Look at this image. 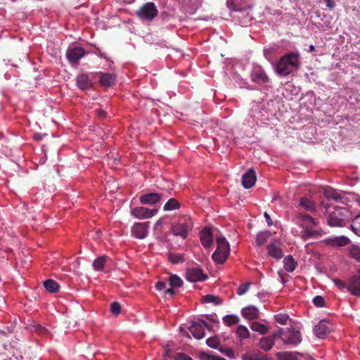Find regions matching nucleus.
<instances>
[{"mask_svg":"<svg viewBox=\"0 0 360 360\" xmlns=\"http://www.w3.org/2000/svg\"><path fill=\"white\" fill-rule=\"evenodd\" d=\"M167 286V282L164 281H159L155 284V288L158 290H164Z\"/></svg>","mask_w":360,"mask_h":360,"instance_id":"nucleus-52","label":"nucleus"},{"mask_svg":"<svg viewBox=\"0 0 360 360\" xmlns=\"http://www.w3.org/2000/svg\"><path fill=\"white\" fill-rule=\"evenodd\" d=\"M273 53H274V49H265L264 50V56L266 60H268L269 62H271L273 60Z\"/></svg>","mask_w":360,"mask_h":360,"instance_id":"nucleus-49","label":"nucleus"},{"mask_svg":"<svg viewBox=\"0 0 360 360\" xmlns=\"http://www.w3.org/2000/svg\"><path fill=\"white\" fill-rule=\"evenodd\" d=\"M217 248L212 254L213 259L219 264L224 263L229 255V244L224 237L217 238Z\"/></svg>","mask_w":360,"mask_h":360,"instance_id":"nucleus-5","label":"nucleus"},{"mask_svg":"<svg viewBox=\"0 0 360 360\" xmlns=\"http://www.w3.org/2000/svg\"><path fill=\"white\" fill-rule=\"evenodd\" d=\"M219 351L229 358H233L234 356V352L230 348L220 347Z\"/></svg>","mask_w":360,"mask_h":360,"instance_id":"nucleus-48","label":"nucleus"},{"mask_svg":"<svg viewBox=\"0 0 360 360\" xmlns=\"http://www.w3.org/2000/svg\"><path fill=\"white\" fill-rule=\"evenodd\" d=\"M301 65L300 55L292 51L283 55L275 64V71L281 77L288 76L297 71Z\"/></svg>","mask_w":360,"mask_h":360,"instance_id":"nucleus-1","label":"nucleus"},{"mask_svg":"<svg viewBox=\"0 0 360 360\" xmlns=\"http://www.w3.org/2000/svg\"><path fill=\"white\" fill-rule=\"evenodd\" d=\"M242 316L248 320L259 318V312L258 309L255 306H248L241 310Z\"/></svg>","mask_w":360,"mask_h":360,"instance_id":"nucleus-21","label":"nucleus"},{"mask_svg":"<svg viewBox=\"0 0 360 360\" xmlns=\"http://www.w3.org/2000/svg\"><path fill=\"white\" fill-rule=\"evenodd\" d=\"M88 53L80 46H71L66 51V58L70 63L75 66L78 65L79 60L88 54Z\"/></svg>","mask_w":360,"mask_h":360,"instance_id":"nucleus-7","label":"nucleus"},{"mask_svg":"<svg viewBox=\"0 0 360 360\" xmlns=\"http://www.w3.org/2000/svg\"><path fill=\"white\" fill-rule=\"evenodd\" d=\"M186 278L188 281L195 283L206 280L207 276L204 274L202 269L190 268L186 270Z\"/></svg>","mask_w":360,"mask_h":360,"instance_id":"nucleus-13","label":"nucleus"},{"mask_svg":"<svg viewBox=\"0 0 360 360\" xmlns=\"http://www.w3.org/2000/svg\"><path fill=\"white\" fill-rule=\"evenodd\" d=\"M271 237V233L269 231H261L257 234L255 238V245H263Z\"/></svg>","mask_w":360,"mask_h":360,"instance_id":"nucleus-27","label":"nucleus"},{"mask_svg":"<svg viewBox=\"0 0 360 360\" xmlns=\"http://www.w3.org/2000/svg\"><path fill=\"white\" fill-rule=\"evenodd\" d=\"M319 234V231L312 230V228H304L300 233L301 238L306 240L309 238H311Z\"/></svg>","mask_w":360,"mask_h":360,"instance_id":"nucleus-37","label":"nucleus"},{"mask_svg":"<svg viewBox=\"0 0 360 360\" xmlns=\"http://www.w3.org/2000/svg\"><path fill=\"white\" fill-rule=\"evenodd\" d=\"M293 221L302 229L313 228L319 224L318 221L309 214L302 213L297 214L293 218Z\"/></svg>","mask_w":360,"mask_h":360,"instance_id":"nucleus-8","label":"nucleus"},{"mask_svg":"<svg viewBox=\"0 0 360 360\" xmlns=\"http://www.w3.org/2000/svg\"><path fill=\"white\" fill-rule=\"evenodd\" d=\"M207 345L213 349H217L220 344V341L217 337H211L207 339Z\"/></svg>","mask_w":360,"mask_h":360,"instance_id":"nucleus-44","label":"nucleus"},{"mask_svg":"<svg viewBox=\"0 0 360 360\" xmlns=\"http://www.w3.org/2000/svg\"><path fill=\"white\" fill-rule=\"evenodd\" d=\"M94 53L101 58H105L106 60H109L107 56L105 53H102L98 48H96V51H94Z\"/></svg>","mask_w":360,"mask_h":360,"instance_id":"nucleus-54","label":"nucleus"},{"mask_svg":"<svg viewBox=\"0 0 360 360\" xmlns=\"http://www.w3.org/2000/svg\"><path fill=\"white\" fill-rule=\"evenodd\" d=\"M193 227L192 219L188 215H184L174 223L172 226V233L176 236H180L186 239L188 232Z\"/></svg>","mask_w":360,"mask_h":360,"instance_id":"nucleus-3","label":"nucleus"},{"mask_svg":"<svg viewBox=\"0 0 360 360\" xmlns=\"http://www.w3.org/2000/svg\"><path fill=\"white\" fill-rule=\"evenodd\" d=\"M350 227L356 235L360 236V214L352 219Z\"/></svg>","mask_w":360,"mask_h":360,"instance_id":"nucleus-39","label":"nucleus"},{"mask_svg":"<svg viewBox=\"0 0 360 360\" xmlns=\"http://www.w3.org/2000/svg\"><path fill=\"white\" fill-rule=\"evenodd\" d=\"M95 112H96V115L99 117H105L106 115V112L103 110H101V109H98V110H95Z\"/></svg>","mask_w":360,"mask_h":360,"instance_id":"nucleus-57","label":"nucleus"},{"mask_svg":"<svg viewBox=\"0 0 360 360\" xmlns=\"http://www.w3.org/2000/svg\"><path fill=\"white\" fill-rule=\"evenodd\" d=\"M149 222H136L131 227V234L139 239L145 238L148 233Z\"/></svg>","mask_w":360,"mask_h":360,"instance_id":"nucleus-14","label":"nucleus"},{"mask_svg":"<svg viewBox=\"0 0 360 360\" xmlns=\"http://www.w3.org/2000/svg\"><path fill=\"white\" fill-rule=\"evenodd\" d=\"M252 82L263 84L269 82V78L266 74L264 70L260 65L254 66L250 74Z\"/></svg>","mask_w":360,"mask_h":360,"instance_id":"nucleus-11","label":"nucleus"},{"mask_svg":"<svg viewBox=\"0 0 360 360\" xmlns=\"http://www.w3.org/2000/svg\"><path fill=\"white\" fill-rule=\"evenodd\" d=\"M162 225V221L160 220H158L155 224V227H157L158 226H161Z\"/></svg>","mask_w":360,"mask_h":360,"instance_id":"nucleus-60","label":"nucleus"},{"mask_svg":"<svg viewBox=\"0 0 360 360\" xmlns=\"http://www.w3.org/2000/svg\"><path fill=\"white\" fill-rule=\"evenodd\" d=\"M98 76V82L102 86L109 87L115 84L116 76L113 73L97 72Z\"/></svg>","mask_w":360,"mask_h":360,"instance_id":"nucleus-15","label":"nucleus"},{"mask_svg":"<svg viewBox=\"0 0 360 360\" xmlns=\"http://www.w3.org/2000/svg\"><path fill=\"white\" fill-rule=\"evenodd\" d=\"M165 199L163 193H148L141 195L139 201L142 205H155Z\"/></svg>","mask_w":360,"mask_h":360,"instance_id":"nucleus-12","label":"nucleus"},{"mask_svg":"<svg viewBox=\"0 0 360 360\" xmlns=\"http://www.w3.org/2000/svg\"><path fill=\"white\" fill-rule=\"evenodd\" d=\"M198 323H200L202 325V328H207L209 330H211V326L210 323H208L207 322H206L204 320H200Z\"/></svg>","mask_w":360,"mask_h":360,"instance_id":"nucleus-56","label":"nucleus"},{"mask_svg":"<svg viewBox=\"0 0 360 360\" xmlns=\"http://www.w3.org/2000/svg\"><path fill=\"white\" fill-rule=\"evenodd\" d=\"M326 4V6L329 8V9H333L335 7V2L334 1V0H323Z\"/></svg>","mask_w":360,"mask_h":360,"instance_id":"nucleus-53","label":"nucleus"},{"mask_svg":"<svg viewBox=\"0 0 360 360\" xmlns=\"http://www.w3.org/2000/svg\"><path fill=\"white\" fill-rule=\"evenodd\" d=\"M200 239L202 245L208 248L212 245L213 236L210 228L205 227L200 232Z\"/></svg>","mask_w":360,"mask_h":360,"instance_id":"nucleus-19","label":"nucleus"},{"mask_svg":"<svg viewBox=\"0 0 360 360\" xmlns=\"http://www.w3.org/2000/svg\"><path fill=\"white\" fill-rule=\"evenodd\" d=\"M250 283H242L238 288L237 293L239 295H243L250 288Z\"/></svg>","mask_w":360,"mask_h":360,"instance_id":"nucleus-47","label":"nucleus"},{"mask_svg":"<svg viewBox=\"0 0 360 360\" xmlns=\"http://www.w3.org/2000/svg\"><path fill=\"white\" fill-rule=\"evenodd\" d=\"M282 247L283 244L280 240L276 238L272 239L266 246L269 255L276 259H281L284 255Z\"/></svg>","mask_w":360,"mask_h":360,"instance_id":"nucleus-10","label":"nucleus"},{"mask_svg":"<svg viewBox=\"0 0 360 360\" xmlns=\"http://www.w3.org/2000/svg\"><path fill=\"white\" fill-rule=\"evenodd\" d=\"M109 258L105 255H103V256L98 257V258L95 259L93 262V267H94V270H96V271L103 270L104 266L106 264L107 260Z\"/></svg>","mask_w":360,"mask_h":360,"instance_id":"nucleus-32","label":"nucleus"},{"mask_svg":"<svg viewBox=\"0 0 360 360\" xmlns=\"http://www.w3.org/2000/svg\"><path fill=\"white\" fill-rule=\"evenodd\" d=\"M274 345V339L272 337H263L260 339L259 347L264 351H269Z\"/></svg>","mask_w":360,"mask_h":360,"instance_id":"nucleus-24","label":"nucleus"},{"mask_svg":"<svg viewBox=\"0 0 360 360\" xmlns=\"http://www.w3.org/2000/svg\"><path fill=\"white\" fill-rule=\"evenodd\" d=\"M274 335L281 338L284 344L297 345L302 341L300 332L295 330L292 327L287 330L280 328Z\"/></svg>","mask_w":360,"mask_h":360,"instance_id":"nucleus-4","label":"nucleus"},{"mask_svg":"<svg viewBox=\"0 0 360 360\" xmlns=\"http://www.w3.org/2000/svg\"><path fill=\"white\" fill-rule=\"evenodd\" d=\"M77 85L81 90H87L91 88L92 82L87 73H82L77 76Z\"/></svg>","mask_w":360,"mask_h":360,"instance_id":"nucleus-18","label":"nucleus"},{"mask_svg":"<svg viewBox=\"0 0 360 360\" xmlns=\"http://www.w3.org/2000/svg\"><path fill=\"white\" fill-rule=\"evenodd\" d=\"M264 218L266 219V221L268 226H271L273 224V221H272V220L271 219L270 215L267 212H264Z\"/></svg>","mask_w":360,"mask_h":360,"instance_id":"nucleus-55","label":"nucleus"},{"mask_svg":"<svg viewBox=\"0 0 360 360\" xmlns=\"http://www.w3.org/2000/svg\"><path fill=\"white\" fill-rule=\"evenodd\" d=\"M284 269L288 272H292L297 266V262L291 255H288L283 259Z\"/></svg>","mask_w":360,"mask_h":360,"instance_id":"nucleus-30","label":"nucleus"},{"mask_svg":"<svg viewBox=\"0 0 360 360\" xmlns=\"http://www.w3.org/2000/svg\"><path fill=\"white\" fill-rule=\"evenodd\" d=\"M314 333L319 338H324L329 333L330 328L325 320H321L314 328Z\"/></svg>","mask_w":360,"mask_h":360,"instance_id":"nucleus-20","label":"nucleus"},{"mask_svg":"<svg viewBox=\"0 0 360 360\" xmlns=\"http://www.w3.org/2000/svg\"><path fill=\"white\" fill-rule=\"evenodd\" d=\"M189 330L191 334L198 340H200L205 336V330L202 328V325L200 323H193L190 328Z\"/></svg>","mask_w":360,"mask_h":360,"instance_id":"nucleus-23","label":"nucleus"},{"mask_svg":"<svg viewBox=\"0 0 360 360\" xmlns=\"http://www.w3.org/2000/svg\"><path fill=\"white\" fill-rule=\"evenodd\" d=\"M324 195L327 198L333 199L335 200V201H338L339 200L341 199L340 195L336 191L331 188L325 189Z\"/></svg>","mask_w":360,"mask_h":360,"instance_id":"nucleus-38","label":"nucleus"},{"mask_svg":"<svg viewBox=\"0 0 360 360\" xmlns=\"http://www.w3.org/2000/svg\"><path fill=\"white\" fill-rule=\"evenodd\" d=\"M173 288H172V287H171L170 288L167 289V290H165V294H169V295H173L175 293L174 290Z\"/></svg>","mask_w":360,"mask_h":360,"instance_id":"nucleus-58","label":"nucleus"},{"mask_svg":"<svg viewBox=\"0 0 360 360\" xmlns=\"http://www.w3.org/2000/svg\"><path fill=\"white\" fill-rule=\"evenodd\" d=\"M298 352H281L276 354L279 360H297Z\"/></svg>","mask_w":360,"mask_h":360,"instance_id":"nucleus-33","label":"nucleus"},{"mask_svg":"<svg viewBox=\"0 0 360 360\" xmlns=\"http://www.w3.org/2000/svg\"><path fill=\"white\" fill-rule=\"evenodd\" d=\"M167 258L173 264L183 263L185 260L184 254L176 252H169L167 255Z\"/></svg>","mask_w":360,"mask_h":360,"instance_id":"nucleus-34","label":"nucleus"},{"mask_svg":"<svg viewBox=\"0 0 360 360\" xmlns=\"http://www.w3.org/2000/svg\"><path fill=\"white\" fill-rule=\"evenodd\" d=\"M313 303L316 307H323L325 305V300L323 297L317 295L314 297Z\"/></svg>","mask_w":360,"mask_h":360,"instance_id":"nucleus-45","label":"nucleus"},{"mask_svg":"<svg viewBox=\"0 0 360 360\" xmlns=\"http://www.w3.org/2000/svg\"><path fill=\"white\" fill-rule=\"evenodd\" d=\"M347 290L352 295L360 297V274L354 275L349 279Z\"/></svg>","mask_w":360,"mask_h":360,"instance_id":"nucleus-16","label":"nucleus"},{"mask_svg":"<svg viewBox=\"0 0 360 360\" xmlns=\"http://www.w3.org/2000/svg\"><path fill=\"white\" fill-rule=\"evenodd\" d=\"M351 257L360 262V248L356 245H352L349 250Z\"/></svg>","mask_w":360,"mask_h":360,"instance_id":"nucleus-43","label":"nucleus"},{"mask_svg":"<svg viewBox=\"0 0 360 360\" xmlns=\"http://www.w3.org/2000/svg\"><path fill=\"white\" fill-rule=\"evenodd\" d=\"M350 243V240L344 236L330 238L328 243L333 247H344Z\"/></svg>","mask_w":360,"mask_h":360,"instance_id":"nucleus-22","label":"nucleus"},{"mask_svg":"<svg viewBox=\"0 0 360 360\" xmlns=\"http://www.w3.org/2000/svg\"><path fill=\"white\" fill-rule=\"evenodd\" d=\"M314 50H315V46L314 45H310L309 47L308 51L309 52H311V51H313Z\"/></svg>","mask_w":360,"mask_h":360,"instance_id":"nucleus-59","label":"nucleus"},{"mask_svg":"<svg viewBox=\"0 0 360 360\" xmlns=\"http://www.w3.org/2000/svg\"><path fill=\"white\" fill-rule=\"evenodd\" d=\"M250 328L253 331L257 332L261 335H265L269 330L268 326L258 321H253L251 323Z\"/></svg>","mask_w":360,"mask_h":360,"instance_id":"nucleus-29","label":"nucleus"},{"mask_svg":"<svg viewBox=\"0 0 360 360\" xmlns=\"http://www.w3.org/2000/svg\"><path fill=\"white\" fill-rule=\"evenodd\" d=\"M334 283H335V285L337 287H338L339 289H340V290L347 289V286L349 285V281L347 283H345V282L342 281V280L335 279L334 281Z\"/></svg>","mask_w":360,"mask_h":360,"instance_id":"nucleus-50","label":"nucleus"},{"mask_svg":"<svg viewBox=\"0 0 360 360\" xmlns=\"http://www.w3.org/2000/svg\"><path fill=\"white\" fill-rule=\"evenodd\" d=\"M156 208L149 209L145 207H136L131 210L130 213L134 218L139 219H150L158 213Z\"/></svg>","mask_w":360,"mask_h":360,"instance_id":"nucleus-9","label":"nucleus"},{"mask_svg":"<svg viewBox=\"0 0 360 360\" xmlns=\"http://www.w3.org/2000/svg\"><path fill=\"white\" fill-rule=\"evenodd\" d=\"M181 204L174 198H169L167 202L163 206V210L165 212H169L180 209Z\"/></svg>","mask_w":360,"mask_h":360,"instance_id":"nucleus-26","label":"nucleus"},{"mask_svg":"<svg viewBox=\"0 0 360 360\" xmlns=\"http://www.w3.org/2000/svg\"><path fill=\"white\" fill-rule=\"evenodd\" d=\"M299 206L309 212H313L316 210L315 202L305 197H303L300 200Z\"/></svg>","mask_w":360,"mask_h":360,"instance_id":"nucleus-28","label":"nucleus"},{"mask_svg":"<svg viewBox=\"0 0 360 360\" xmlns=\"http://www.w3.org/2000/svg\"><path fill=\"white\" fill-rule=\"evenodd\" d=\"M236 334L237 338L239 340L240 342L243 340H246L250 338V331L248 328L243 325H239L236 330Z\"/></svg>","mask_w":360,"mask_h":360,"instance_id":"nucleus-25","label":"nucleus"},{"mask_svg":"<svg viewBox=\"0 0 360 360\" xmlns=\"http://www.w3.org/2000/svg\"><path fill=\"white\" fill-rule=\"evenodd\" d=\"M290 317L287 314H277L274 315L275 321L281 325H285Z\"/></svg>","mask_w":360,"mask_h":360,"instance_id":"nucleus-42","label":"nucleus"},{"mask_svg":"<svg viewBox=\"0 0 360 360\" xmlns=\"http://www.w3.org/2000/svg\"><path fill=\"white\" fill-rule=\"evenodd\" d=\"M176 360H193L191 357L184 353H178L175 357Z\"/></svg>","mask_w":360,"mask_h":360,"instance_id":"nucleus-51","label":"nucleus"},{"mask_svg":"<svg viewBox=\"0 0 360 360\" xmlns=\"http://www.w3.org/2000/svg\"><path fill=\"white\" fill-rule=\"evenodd\" d=\"M215 360H225L224 358L222 357H220V356H216L215 357Z\"/></svg>","mask_w":360,"mask_h":360,"instance_id":"nucleus-61","label":"nucleus"},{"mask_svg":"<svg viewBox=\"0 0 360 360\" xmlns=\"http://www.w3.org/2000/svg\"><path fill=\"white\" fill-rule=\"evenodd\" d=\"M351 219V213L345 207H337L328 217V224L330 226H345Z\"/></svg>","mask_w":360,"mask_h":360,"instance_id":"nucleus-2","label":"nucleus"},{"mask_svg":"<svg viewBox=\"0 0 360 360\" xmlns=\"http://www.w3.org/2000/svg\"><path fill=\"white\" fill-rule=\"evenodd\" d=\"M44 287L48 292L54 293L58 291L60 285L56 281L48 279L44 282Z\"/></svg>","mask_w":360,"mask_h":360,"instance_id":"nucleus-31","label":"nucleus"},{"mask_svg":"<svg viewBox=\"0 0 360 360\" xmlns=\"http://www.w3.org/2000/svg\"><path fill=\"white\" fill-rule=\"evenodd\" d=\"M158 11L156 6L153 2L144 4L136 11L137 16L142 20H152L157 15Z\"/></svg>","mask_w":360,"mask_h":360,"instance_id":"nucleus-6","label":"nucleus"},{"mask_svg":"<svg viewBox=\"0 0 360 360\" xmlns=\"http://www.w3.org/2000/svg\"><path fill=\"white\" fill-rule=\"evenodd\" d=\"M243 360H269L264 356H261L259 353L249 352L242 355Z\"/></svg>","mask_w":360,"mask_h":360,"instance_id":"nucleus-35","label":"nucleus"},{"mask_svg":"<svg viewBox=\"0 0 360 360\" xmlns=\"http://www.w3.org/2000/svg\"><path fill=\"white\" fill-rule=\"evenodd\" d=\"M169 285L172 288H179L183 285V281L176 275H172L169 278Z\"/></svg>","mask_w":360,"mask_h":360,"instance_id":"nucleus-41","label":"nucleus"},{"mask_svg":"<svg viewBox=\"0 0 360 360\" xmlns=\"http://www.w3.org/2000/svg\"><path fill=\"white\" fill-rule=\"evenodd\" d=\"M120 310H121V306H120V303H118L117 302H114L111 304L110 311L113 314H115V315L119 314L120 313Z\"/></svg>","mask_w":360,"mask_h":360,"instance_id":"nucleus-46","label":"nucleus"},{"mask_svg":"<svg viewBox=\"0 0 360 360\" xmlns=\"http://www.w3.org/2000/svg\"><path fill=\"white\" fill-rule=\"evenodd\" d=\"M222 319L224 323L228 326L236 325L240 322L239 317L235 314L226 315Z\"/></svg>","mask_w":360,"mask_h":360,"instance_id":"nucleus-36","label":"nucleus"},{"mask_svg":"<svg viewBox=\"0 0 360 360\" xmlns=\"http://www.w3.org/2000/svg\"><path fill=\"white\" fill-rule=\"evenodd\" d=\"M256 174L253 169H250L242 176V185L246 189L252 188L256 182Z\"/></svg>","mask_w":360,"mask_h":360,"instance_id":"nucleus-17","label":"nucleus"},{"mask_svg":"<svg viewBox=\"0 0 360 360\" xmlns=\"http://www.w3.org/2000/svg\"><path fill=\"white\" fill-rule=\"evenodd\" d=\"M202 302L205 303H213L215 305H219L222 303V300L217 296L213 295H207L202 297Z\"/></svg>","mask_w":360,"mask_h":360,"instance_id":"nucleus-40","label":"nucleus"}]
</instances>
